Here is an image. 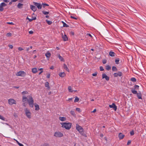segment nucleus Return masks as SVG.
I'll return each mask as SVG.
<instances>
[{"label":"nucleus","mask_w":146,"mask_h":146,"mask_svg":"<svg viewBox=\"0 0 146 146\" xmlns=\"http://www.w3.org/2000/svg\"><path fill=\"white\" fill-rule=\"evenodd\" d=\"M27 97L28 98V99L25 96H23L22 99L23 102H25L27 100L30 106L31 107H33L34 106V100L33 98L30 95L28 96Z\"/></svg>","instance_id":"f257e3e1"},{"label":"nucleus","mask_w":146,"mask_h":146,"mask_svg":"<svg viewBox=\"0 0 146 146\" xmlns=\"http://www.w3.org/2000/svg\"><path fill=\"white\" fill-rule=\"evenodd\" d=\"M62 127L67 130L69 129L71 127V123H61Z\"/></svg>","instance_id":"f03ea898"},{"label":"nucleus","mask_w":146,"mask_h":146,"mask_svg":"<svg viewBox=\"0 0 146 146\" xmlns=\"http://www.w3.org/2000/svg\"><path fill=\"white\" fill-rule=\"evenodd\" d=\"M16 75L17 76L24 77L26 75V73L23 71H20L17 72Z\"/></svg>","instance_id":"7ed1b4c3"},{"label":"nucleus","mask_w":146,"mask_h":146,"mask_svg":"<svg viewBox=\"0 0 146 146\" xmlns=\"http://www.w3.org/2000/svg\"><path fill=\"white\" fill-rule=\"evenodd\" d=\"M25 111L26 116L29 118H31V113L30 112L29 110L26 108L25 109Z\"/></svg>","instance_id":"20e7f679"},{"label":"nucleus","mask_w":146,"mask_h":146,"mask_svg":"<svg viewBox=\"0 0 146 146\" xmlns=\"http://www.w3.org/2000/svg\"><path fill=\"white\" fill-rule=\"evenodd\" d=\"M63 135L62 133L59 132H56L54 135V136L57 137H60L63 136Z\"/></svg>","instance_id":"39448f33"},{"label":"nucleus","mask_w":146,"mask_h":146,"mask_svg":"<svg viewBox=\"0 0 146 146\" xmlns=\"http://www.w3.org/2000/svg\"><path fill=\"white\" fill-rule=\"evenodd\" d=\"M76 129L80 133H82L83 130V128L78 124H76Z\"/></svg>","instance_id":"423d86ee"},{"label":"nucleus","mask_w":146,"mask_h":146,"mask_svg":"<svg viewBox=\"0 0 146 146\" xmlns=\"http://www.w3.org/2000/svg\"><path fill=\"white\" fill-rule=\"evenodd\" d=\"M7 4L3 2L0 4V11H3L4 9L3 7L6 6Z\"/></svg>","instance_id":"0eeeda50"},{"label":"nucleus","mask_w":146,"mask_h":146,"mask_svg":"<svg viewBox=\"0 0 146 146\" xmlns=\"http://www.w3.org/2000/svg\"><path fill=\"white\" fill-rule=\"evenodd\" d=\"M8 102L9 104L10 105H12L13 104H16V101L13 99H11L9 100Z\"/></svg>","instance_id":"6e6552de"},{"label":"nucleus","mask_w":146,"mask_h":146,"mask_svg":"<svg viewBox=\"0 0 146 146\" xmlns=\"http://www.w3.org/2000/svg\"><path fill=\"white\" fill-rule=\"evenodd\" d=\"M33 3L34 5L37 6L38 9H41L42 5L40 4L35 2H33Z\"/></svg>","instance_id":"1a4fd4ad"},{"label":"nucleus","mask_w":146,"mask_h":146,"mask_svg":"<svg viewBox=\"0 0 146 146\" xmlns=\"http://www.w3.org/2000/svg\"><path fill=\"white\" fill-rule=\"evenodd\" d=\"M109 107L110 108H112L115 111H116L117 109V107L114 103H113L112 105H110Z\"/></svg>","instance_id":"9d476101"},{"label":"nucleus","mask_w":146,"mask_h":146,"mask_svg":"<svg viewBox=\"0 0 146 146\" xmlns=\"http://www.w3.org/2000/svg\"><path fill=\"white\" fill-rule=\"evenodd\" d=\"M122 75V73L121 72H118L117 73H115L113 74L114 77H116L119 76H121Z\"/></svg>","instance_id":"9b49d317"},{"label":"nucleus","mask_w":146,"mask_h":146,"mask_svg":"<svg viewBox=\"0 0 146 146\" xmlns=\"http://www.w3.org/2000/svg\"><path fill=\"white\" fill-rule=\"evenodd\" d=\"M45 55L47 58V59L48 60H49V58L51 56V54L49 52V51H48L45 54Z\"/></svg>","instance_id":"f8f14e48"},{"label":"nucleus","mask_w":146,"mask_h":146,"mask_svg":"<svg viewBox=\"0 0 146 146\" xmlns=\"http://www.w3.org/2000/svg\"><path fill=\"white\" fill-rule=\"evenodd\" d=\"M102 78H105L106 80L107 81H108L109 80V78L105 74H103L102 75Z\"/></svg>","instance_id":"ddd939ff"},{"label":"nucleus","mask_w":146,"mask_h":146,"mask_svg":"<svg viewBox=\"0 0 146 146\" xmlns=\"http://www.w3.org/2000/svg\"><path fill=\"white\" fill-rule=\"evenodd\" d=\"M125 137V135H123L122 133H120L119 134L118 137L120 139H122Z\"/></svg>","instance_id":"4468645a"},{"label":"nucleus","mask_w":146,"mask_h":146,"mask_svg":"<svg viewBox=\"0 0 146 146\" xmlns=\"http://www.w3.org/2000/svg\"><path fill=\"white\" fill-rule=\"evenodd\" d=\"M58 75L60 77L62 78L66 76V74L64 72H60Z\"/></svg>","instance_id":"2eb2a0df"},{"label":"nucleus","mask_w":146,"mask_h":146,"mask_svg":"<svg viewBox=\"0 0 146 146\" xmlns=\"http://www.w3.org/2000/svg\"><path fill=\"white\" fill-rule=\"evenodd\" d=\"M30 8L34 12L37 9L35 6L31 5H30Z\"/></svg>","instance_id":"dca6fc26"},{"label":"nucleus","mask_w":146,"mask_h":146,"mask_svg":"<svg viewBox=\"0 0 146 146\" xmlns=\"http://www.w3.org/2000/svg\"><path fill=\"white\" fill-rule=\"evenodd\" d=\"M62 38L63 39V40L64 41H66L68 40V38L66 35H63V34H62Z\"/></svg>","instance_id":"f3484780"},{"label":"nucleus","mask_w":146,"mask_h":146,"mask_svg":"<svg viewBox=\"0 0 146 146\" xmlns=\"http://www.w3.org/2000/svg\"><path fill=\"white\" fill-rule=\"evenodd\" d=\"M63 67H64V68L66 71H67L68 72H69V70L67 66L65 64H63Z\"/></svg>","instance_id":"a211bd4d"},{"label":"nucleus","mask_w":146,"mask_h":146,"mask_svg":"<svg viewBox=\"0 0 146 146\" xmlns=\"http://www.w3.org/2000/svg\"><path fill=\"white\" fill-rule=\"evenodd\" d=\"M58 56L59 59L60 60V61H64V59L62 58V57L61 56H60V54H58Z\"/></svg>","instance_id":"6ab92c4d"},{"label":"nucleus","mask_w":146,"mask_h":146,"mask_svg":"<svg viewBox=\"0 0 146 146\" xmlns=\"http://www.w3.org/2000/svg\"><path fill=\"white\" fill-rule=\"evenodd\" d=\"M109 54L110 56L113 57L115 56V54L112 51H110L109 53Z\"/></svg>","instance_id":"aec40b11"},{"label":"nucleus","mask_w":146,"mask_h":146,"mask_svg":"<svg viewBox=\"0 0 146 146\" xmlns=\"http://www.w3.org/2000/svg\"><path fill=\"white\" fill-rule=\"evenodd\" d=\"M137 96L139 99H142L141 94V93L139 92L137 94Z\"/></svg>","instance_id":"412c9836"},{"label":"nucleus","mask_w":146,"mask_h":146,"mask_svg":"<svg viewBox=\"0 0 146 146\" xmlns=\"http://www.w3.org/2000/svg\"><path fill=\"white\" fill-rule=\"evenodd\" d=\"M59 119L62 121H64L66 119V118L64 117H59Z\"/></svg>","instance_id":"4be33fe9"},{"label":"nucleus","mask_w":146,"mask_h":146,"mask_svg":"<svg viewBox=\"0 0 146 146\" xmlns=\"http://www.w3.org/2000/svg\"><path fill=\"white\" fill-rule=\"evenodd\" d=\"M32 72L34 73H36L37 72V69L36 68H33L32 69Z\"/></svg>","instance_id":"5701e85b"},{"label":"nucleus","mask_w":146,"mask_h":146,"mask_svg":"<svg viewBox=\"0 0 146 146\" xmlns=\"http://www.w3.org/2000/svg\"><path fill=\"white\" fill-rule=\"evenodd\" d=\"M23 5V4L20 3H19L18 4V5H17V7L21 9V8H22Z\"/></svg>","instance_id":"b1692460"},{"label":"nucleus","mask_w":146,"mask_h":146,"mask_svg":"<svg viewBox=\"0 0 146 146\" xmlns=\"http://www.w3.org/2000/svg\"><path fill=\"white\" fill-rule=\"evenodd\" d=\"M35 110H38L40 108L39 105L36 104H35Z\"/></svg>","instance_id":"393cba45"},{"label":"nucleus","mask_w":146,"mask_h":146,"mask_svg":"<svg viewBox=\"0 0 146 146\" xmlns=\"http://www.w3.org/2000/svg\"><path fill=\"white\" fill-rule=\"evenodd\" d=\"M62 23L63 24V27H69L68 25H67L63 21H62Z\"/></svg>","instance_id":"a878e982"},{"label":"nucleus","mask_w":146,"mask_h":146,"mask_svg":"<svg viewBox=\"0 0 146 146\" xmlns=\"http://www.w3.org/2000/svg\"><path fill=\"white\" fill-rule=\"evenodd\" d=\"M45 86L46 87H47L49 89L50 88V86H49V83L48 82H45Z\"/></svg>","instance_id":"bb28decb"},{"label":"nucleus","mask_w":146,"mask_h":146,"mask_svg":"<svg viewBox=\"0 0 146 146\" xmlns=\"http://www.w3.org/2000/svg\"><path fill=\"white\" fill-rule=\"evenodd\" d=\"M68 89L69 92H72L73 91L72 90V88L70 86H69L68 87Z\"/></svg>","instance_id":"cd10ccee"},{"label":"nucleus","mask_w":146,"mask_h":146,"mask_svg":"<svg viewBox=\"0 0 146 146\" xmlns=\"http://www.w3.org/2000/svg\"><path fill=\"white\" fill-rule=\"evenodd\" d=\"M112 70L113 71H116L117 70L116 67L115 66H113L112 67Z\"/></svg>","instance_id":"c85d7f7f"},{"label":"nucleus","mask_w":146,"mask_h":146,"mask_svg":"<svg viewBox=\"0 0 146 146\" xmlns=\"http://www.w3.org/2000/svg\"><path fill=\"white\" fill-rule=\"evenodd\" d=\"M79 100V98H78L76 96L75 97V99L74 101V102H78Z\"/></svg>","instance_id":"c756f323"},{"label":"nucleus","mask_w":146,"mask_h":146,"mask_svg":"<svg viewBox=\"0 0 146 146\" xmlns=\"http://www.w3.org/2000/svg\"><path fill=\"white\" fill-rule=\"evenodd\" d=\"M70 112L71 114L72 115H73V116H74V117L75 116L76 114H75V112H74V111H70Z\"/></svg>","instance_id":"7c9ffc66"},{"label":"nucleus","mask_w":146,"mask_h":146,"mask_svg":"<svg viewBox=\"0 0 146 146\" xmlns=\"http://www.w3.org/2000/svg\"><path fill=\"white\" fill-rule=\"evenodd\" d=\"M106 68L107 70H109L111 69V67L109 65H108L106 66Z\"/></svg>","instance_id":"2f4dec72"},{"label":"nucleus","mask_w":146,"mask_h":146,"mask_svg":"<svg viewBox=\"0 0 146 146\" xmlns=\"http://www.w3.org/2000/svg\"><path fill=\"white\" fill-rule=\"evenodd\" d=\"M133 94H137V92L135 89H132L131 90Z\"/></svg>","instance_id":"473e14b6"},{"label":"nucleus","mask_w":146,"mask_h":146,"mask_svg":"<svg viewBox=\"0 0 146 146\" xmlns=\"http://www.w3.org/2000/svg\"><path fill=\"white\" fill-rule=\"evenodd\" d=\"M36 19V17H34V18H33L29 19V20L30 22H31V21H32L33 20H35V19Z\"/></svg>","instance_id":"72a5a7b5"},{"label":"nucleus","mask_w":146,"mask_h":146,"mask_svg":"<svg viewBox=\"0 0 146 146\" xmlns=\"http://www.w3.org/2000/svg\"><path fill=\"white\" fill-rule=\"evenodd\" d=\"M46 22L49 25H51L52 23V22L51 21H49L48 20H46Z\"/></svg>","instance_id":"f704fd0d"},{"label":"nucleus","mask_w":146,"mask_h":146,"mask_svg":"<svg viewBox=\"0 0 146 146\" xmlns=\"http://www.w3.org/2000/svg\"><path fill=\"white\" fill-rule=\"evenodd\" d=\"M42 13L43 14L45 15H48L49 13V12H47L45 11H42Z\"/></svg>","instance_id":"c9c22d12"},{"label":"nucleus","mask_w":146,"mask_h":146,"mask_svg":"<svg viewBox=\"0 0 146 146\" xmlns=\"http://www.w3.org/2000/svg\"><path fill=\"white\" fill-rule=\"evenodd\" d=\"M131 80L133 82H136V80L135 78H132L131 79Z\"/></svg>","instance_id":"e433bc0d"},{"label":"nucleus","mask_w":146,"mask_h":146,"mask_svg":"<svg viewBox=\"0 0 146 146\" xmlns=\"http://www.w3.org/2000/svg\"><path fill=\"white\" fill-rule=\"evenodd\" d=\"M119 58H117L115 59V63L116 64H119Z\"/></svg>","instance_id":"4c0bfd02"},{"label":"nucleus","mask_w":146,"mask_h":146,"mask_svg":"<svg viewBox=\"0 0 146 146\" xmlns=\"http://www.w3.org/2000/svg\"><path fill=\"white\" fill-rule=\"evenodd\" d=\"M12 35V34L11 33H7L6 35V36L8 37H10Z\"/></svg>","instance_id":"58836bf2"},{"label":"nucleus","mask_w":146,"mask_h":146,"mask_svg":"<svg viewBox=\"0 0 146 146\" xmlns=\"http://www.w3.org/2000/svg\"><path fill=\"white\" fill-rule=\"evenodd\" d=\"M0 119L4 121L5 120V118L2 116L0 115Z\"/></svg>","instance_id":"ea45409f"},{"label":"nucleus","mask_w":146,"mask_h":146,"mask_svg":"<svg viewBox=\"0 0 146 146\" xmlns=\"http://www.w3.org/2000/svg\"><path fill=\"white\" fill-rule=\"evenodd\" d=\"M139 86L138 85H135L134 86V88L135 89H138Z\"/></svg>","instance_id":"a19ab883"},{"label":"nucleus","mask_w":146,"mask_h":146,"mask_svg":"<svg viewBox=\"0 0 146 146\" xmlns=\"http://www.w3.org/2000/svg\"><path fill=\"white\" fill-rule=\"evenodd\" d=\"M39 70H40L41 71V72H40L39 73V75H40V74H41L43 72V68H40V69H38Z\"/></svg>","instance_id":"79ce46f5"},{"label":"nucleus","mask_w":146,"mask_h":146,"mask_svg":"<svg viewBox=\"0 0 146 146\" xmlns=\"http://www.w3.org/2000/svg\"><path fill=\"white\" fill-rule=\"evenodd\" d=\"M16 141H17V142L18 143V145L20 146H24L22 144H21L19 142H18V141H17V140H16Z\"/></svg>","instance_id":"37998d69"},{"label":"nucleus","mask_w":146,"mask_h":146,"mask_svg":"<svg viewBox=\"0 0 146 146\" xmlns=\"http://www.w3.org/2000/svg\"><path fill=\"white\" fill-rule=\"evenodd\" d=\"M100 70L101 71H103L104 70V69L103 67L101 66L100 67Z\"/></svg>","instance_id":"c03bdc74"},{"label":"nucleus","mask_w":146,"mask_h":146,"mask_svg":"<svg viewBox=\"0 0 146 146\" xmlns=\"http://www.w3.org/2000/svg\"><path fill=\"white\" fill-rule=\"evenodd\" d=\"M28 93V92L27 91H23L22 92V94L23 95L25 94H27Z\"/></svg>","instance_id":"a18cd8bd"},{"label":"nucleus","mask_w":146,"mask_h":146,"mask_svg":"<svg viewBox=\"0 0 146 146\" xmlns=\"http://www.w3.org/2000/svg\"><path fill=\"white\" fill-rule=\"evenodd\" d=\"M130 135H133L134 134V132L133 131H132L130 132Z\"/></svg>","instance_id":"49530a36"},{"label":"nucleus","mask_w":146,"mask_h":146,"mask_svg":"<svg viewBox=\"0 0 146 146\" xmlns=\"http://www.w3.org/2000/svg\"><path fill=\"white\" fill-rule=\"evenodd\" d=\"M107 61L106 60H103V63L104 64H106V63Z\"/></svg>","instance_id":"de8ad7c7"},{"label":"nucleus","mask_w":146,"mask_h":146,"mask_svg":"<svg viewBox=\"0 0 146 146\" xmlns=\"http://www.w3.org/2000/svg\"><path fill=\"white\" fill-rule=\"evenodd\" d=\"M76 111H78L79 112H80V109L79 108H76Z\"/></svg>","instance_id":"09e8293b"},{"label":"nucleus","mask_w":146,"mask_h":146,"mask_svg":"<svg viewBox=\"0 0 146 146\" xmlns=\"http://www.w3.org/2000/svg\"><path fill=\"white\" fill-rule=\"evenodd\" d=\"M92 76H97V73L96 72H95V73L92 74Z\"/></svg>","instance_id":"8fccbe9b"},{"label":"nucleus","mask_w":146,"mask_h":146,"mask_svg":"<svg viewBox=\"0 0 146 146\" xmlns=\"http://www.w3.org/2000/svg\"><path fill=\"white\" fill-rule=\"evenodd\" d=\"M7 23L8 24H10V25H14V24L13 22H7Z\"/></svg>","instance_id":"3c124183"},{"label":"nucleus","mask_w":146,"mask_h":146,"mask_svg":"<svg viewBox=\"0 0 146 146\" xmlns=\"http://www.w3.org/2000/svg\"><path fill=\"white\" fill-rule=\"evenodd\" d=\"M18 50L20 51H21L23 50V49L21 47H19L18 48Z\"/></svg>","instance_id":"603ef678"},{"label":"nucleus","mask_w":146,"mask_h":146,"mask_svg":"<svg viewBox=\"0 0 146 146\" xmlns=\"http://www.w3.org/2000/svg\"><path fill=\"white\" fill-rule=\"evenodd\" d=\"M131 141H130V140L127 143V145H129L131 143Z\"/></svg>","instance_id":"864d4df0"},{"label":"nucleus","mask_w":146,"mask_h":146,"mask_svg":"<svg viewBox=\"0 0 146 146\" xmlns=\"http://www.w3.org/2000/svg\"><path fill=\"white\" fill-rule=\"evenodd\" d=\"M9 47L10 48H11V49L13 48V46L12 45H9Z\"/></svg>","instance_id":"5fc2aeb1"},{"label":"nucleus","mask_w":146,"mask_h":146,"mask_svg":"<svg viewBox=\"0 0 146 146\" xmlns=\"http://www.w3.org/2000/svg\"><path fill=\"white\" fill-rule=\"evenodd\" d=\"M70 17L72 18L73 19H77V18L73 17V16H70Z\"/></svg>","instance_id":"6e6d98bb"},{"label":"nucleus","mask_w":146,"mask_h":146,"mask_svg":"<svg viewBox=\"0 0 146 146\" xmlns=\"http://www.w3.org/2000/svg\"><path fill=\"white\" fill-rule=\"evenodd\" d=\"M29 34H32L33 33V32L32 31H29Z\"/></svg>","instance_id":"4d7b16f0"},{"label":"nucleus","mask_w":146,"mask_h":146,"mask_svg":"<svg viewBox=\"0 0 146 146\" xmlns=\"http://www.w3.org/2000/svg\"><path fill=\"white\" fill-rule=\"evenodd\" d=\"M50 74H47V75L46 76V77L48 78H49L50 77Z\"/></svg>","instance_id":"13d9d810"},{"label":"nucleus","mask_w":146,"mask_h":146,"mask_svg":"<svg viewBox=\"0 0 146 146\" xmlns=\"http://www.w3.org/2000/svg\"><path fill=\"white\" fill-rule=\"evenodd\" d=\"M43 5V7L44 8L46 6H48V5L46 4H42Z\"/></svg>","instance_id":"bf43d9fd"},{"label":"nucleus","mask_w":146,"mask_h":146,"mask_svg":"<svg viewBox=\"0 0 146 146\" xmlns=\"http://www.w3.org/2000/svg\"><path fill=\"white\" fill-rule=\"evenodd\" d=\"M3 1L6 3H7L9 1L8 0H3Z\"/></svg>","instance_id":"052dcab7"},{"label":"nucleus","mask_w":146,"mask_h":146,"mask_svg":"<svg viewBox=\"0 0 146 146\" xmlns=\"http://www.w3.org/2000/svg\"><path fill=\"white\" fill-rule=\"evenodd\" d=\"M54 68V67L53 66H51L50 68V69H52V70H53V69Z\"/></svg>","instance_id":"680f3d73"},{"label":"nucleus","mask_w":146,"mask_h":146,"mask_svg":"<svg viewBox=\"0 0 146 146\" xmlns=\"http://www.w3.org/2000/svg\"><path fill=\"white\" fill-rule=\"evenodd\" d=\"M87 35H88L89 36H90V37H92V36L90 34H87Z\"/></svg>","instance_id":"e2e57ef3"},{"label":"nucleus","mask_w":146,"mask_h":146,"mask_svg":"<svg viewBox=\"0 0 146 146\" xmlns=\"http://www.w3.org/2000/svg\"><path fill=\"white\" fill-rule=\"evenodd\" d=\"M96 111V109H95L93 111H92V112L93 113H95Z\"/></svg>","instance_id":"0e129e2a"},{"label":"nucleus","mask_w":146,"mask_h":146,"mask_svg":"<svg viewBox=\"0 0 146 146\" xmlns=\"http://www.w3.org/2000/svg\"><path fill=\"white\" fill-rule=\"evenodd\" d=\"M17 0H12L11 1L12 2H15L17 1Z\"/></svg>","instance_id":"69168bd1"},{"label":"nucleus","mask_w":146,"mask_h":146,"mask_svg":"<svg viewBox=\"0 0 146 146\" xmlns=\"http://www.w3.org/2000/svg\"><path fill=\"white\" fill-rule=\"evenodd\" d=\"M72 98H69L68 99V101H71L72 100Z\"/></svg>","instance_id":"338daca9"},{"label":"nucleus","mask_w":146,"mask_h":146,"mask_svg":"<svg viewBox=\"0 0 146 146\" xmlns=\"http://www.w3.org/2000/svg\"><path fill=\"white\" fill-rule=\"evenodd\" d=\"M100 136L102 137L103 136V135L102 134H100Z\"/></svg>","instance_id":"774afa93"}]
</instances>
